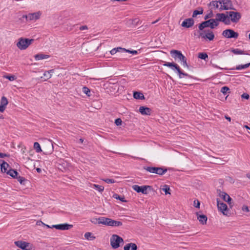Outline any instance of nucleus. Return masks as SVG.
<instances>
[{
  "label": "nucleus",
  "mask_w": 250,
  "mask_h": 250,
  "mask_svg": "<svg viewBox=\"0 0 250 250\" xmlns=\"http://www.w3.org/2000/svg\"><path fill=\"white\" fill-rule=\"evenodd\" d=\"M217 26V23L214 19H210L202 22L199 24L198 28L200 31L204 30L206 27H209L210 29H214Z\"/></svg>",
  "instance_id": "f257e3e1"
},
{
  "label": "nucleus",
  "mask_w": 250,
  "mask_h": 250,
  "mask_svg": "<svg viewBox=\"0 0 250 250\" xmlns=\"http://www.w3.org/2000/svg\"><path fill=\"white\" fill-rule=\"evenodd\" d=\"M100 223H102V224L109 226L119 227L123 225L122 222L114 220L110 218L104 217H100Z\"/></svg>",
  "instance_id": "f03ea898"
},
{
  "label": "nucleus",
  "mask_w": 250,
  "mask_h": 250,
  "mask_svg": "<svg viewBox=\"0 0 250 250\" xmlns=\"http://www.w3.org/2000/svg\"><path fill=\"white\" fill-rule=\"evenodd\" d=\"M33 39L20 38L17 42L16 45L20 50H25L33 42Z\"/></svg>",
  "instance_id": "7ed1b4c3"
},
{
  "label": "nucleus",
  "mask_w": 250,
  "mask_h": 250,
  "mask_svg": "<svg viewBox=\"0 0 250 250\" xmlns=\"http://www.w3.org/2000/svg\"><path fill=\"white\" fill-rule=\"evenodd\" d=\"M144 169L151 173L163 175L167 171V168L162 167H144Z\"/></svg>",
  "instance_id": "20e7f679"
},
{
  "label": "nucleus",
  "mask_w": 250,
  "mask_h": 250,
  "mask_svg": "<svg viewBox=\"0 0 250 250\" xmlns=\"http://www.w3.org/2000/svg\"><path fill=\"white\" fill-rule=\"evenodd\" d=\"M163 65L165 66L169 67L171 68L174 71L176 70L177 72V73H178L180 78H182V75H183L184 76H187V77L189 76V75L188 74L184 73L181 70L179 66L177 64H176L173 62H165V63L163 64Z\"/></svg>",
  "instance_id": "39448f33"
},
{
  "label": "nucleus",
  "mask_w": 250,
  "mask_h": 250,
  "mask_svg": "<svg viewBox=\"0 0 250 250\" xmlns=\"http://www.w3.org/2000/svg\"><path fill=\"white\" fill-rule=\"evenodd\" d=\"M57 165L58 168L62 172L70 171L72 168L70 163L62 159L58 160Z\"/></svg>",
  "instance_id": "423d86ee"
},
{
  "label": "nucleus",
  "mask_w": 250,
  "mask_h": 250,
  "mask_svg": "<svg viewBox=\"0 0 250 250\" xmlns=\"http://www.w3.org/2000/svg\"><path fill=\"white\" fill-rule=\"evenodd\" d=\"M110 244L112 248L117 249L120 247V243H123V239L117 234H113L110 238Z\"/></svg>",
  "instance_id": "0eeeda50"
},
{
  "label": "nucleus",
  "mask_w": 250,
  "mask_h": 250,
  "mask_svg": "<svg viewBox=\"0 0 250 250\" xmlns=\"http://www.w3.org/2000/svg\"><path fill=\"white\" fill-rule=\"evenodd\" d=\"M199 38H202L204 39H208L209 41H212L214 38L213 32L209 30H204L199 31Z\"/></svg>",
  "instance_id": "6e6552de"
},
{
  "label": "nucleus",
  "mask_w": 250,
  "mask_h": 250,
  "mask_svg": "<svg viewBox=\"0 0 250 250\" xmlns=\"http://www.w3.org/2000/svg\"><path fill=\"white\" fill-rule=\"evenodd\" d=\"M52 141L47 140L43 145V153L46 155L51 154L54 151Z\"/></svg>",
  "instance_id": "1a4fd4ad"
},
{
  "label": "nucleus",
  "mask_w": 250,
  "mask_h": 250,
  "mask_svg": "<svg viewBox=\"0 0 250 250\" xmlns=\"http://www.w3.org/2000/svg\"><path fill=\"white\" fill-rule=\"evenodd\" d=\"M220 4H221L219 8L220 10H235L230 0H221Z\"/></svg>",
  "instance_id": "9d476101"
},
{
  "label": "nucleus",
  "mask_w": 250,
  "mask_h": 250,
  "mask_svg": "<svg viewBox=\"0 0 250 250\" xmlns=\"http://www.w3.org/2000/svg\"><path fill=\"white\" fill-rule=\"evenodd\" d=\"M216 18L214 19L216 23H217V26L219 25V21L224 22L225 24H230V20L228 19L229 17L224 13H218L216 15Z\"/></svg>",
  "instance_id": "9b49d317"
},
{
  "label": "nucleus",
  "mask_w": 250,
  "mask_h": 250,
  "mask_svg": "<svg viewBox=\"0 0 250 250\" xmlns=\"http://www.w3.org/2000/svg\"><path fill=\"white\" fill-rule=\"evenodd\" d=\"M41 14V12L38 11L33 13H29L27 15H23L21 18L25 19L26 21H36L40 18Z\"/></svg>",
  "instance_id": "f8f14e48"
},
{
  "label": "nucleus",
  "mask_w": 250,
  "mask_h": 250,
  "mask_svg": "<svg viewBox=\"0 0 250 250\" xmlns=\"http://www.w3.org/2000/svg\"><path fill=\"white\" fill-rule=\"evenodd\" d=\"M222 36L227 38H234L236 39L238 37L239 34L237 32H235L232 29H226L222 32Z\"/></svg>",
  "instance_id": "ddd939ff"
},
{
  "label": "nucleus",
  "mask_w": 250,
  "mask_h": 250,
  "mask_svg": "<svg viewBox=\"0 0 250 250\" xmlns=\"http://www.w3.org/2000/svg\"><path fill=\"white\" fill-rule=\"evenodd\" d=\"M229 18H230L231 21L234 23H237L241 18V14L238 12L229 11L228 12Z\"/></svg>",
  "instance_id": "4468645a"
},
{
  "label": "nucleus",
  "mask_w": 250,
  "mask_h": 250,
  "mask_svg": "<svg viewBox=\"0 0 250 250\" xmlns=\"http://www.w3.org/2000/svg\"><path fill=\"white\" fill-rule=\"evenodd\" d=\"M151 187L150 186H139L137 185H135L132 186V188L137 192L140 193L141 192L143 194H147V189H151Z\"/></svg>",
  "instance_id": "2eb2a0df"
},
{
  "label": "nucleus",
  "mask_w": 250,
  "mask_h": 250,
  "mask_svg": "<svg viewBox=\"0 0 250 250\" xmlns=\"http://www.w3.org/2000/svg\"><path fill=\"white\" fill-rule=\"evenodd\" d=\"M217 193L220 197L223 199V200H224L225 202H227L229 205H231V201L232 199L227 193L221 191L220 189H217Z\"/></svg>",
  "instance_id": "dca6fc26"
},
{
  "label": "nucleus",
  "mask_w": 250,
  "mask_h": 250,
  "mask_svg": "<svg viewBox=\"0 0 250 250\" xmlns=\"http://www.w3.org/2000/svg\"><path fill=\"white\" fill-rule=\"evenodd\" d=\"M217 206L218 210L220 211L224 215H226V212L228 211V206L227 205L220 201L219 199H217Z\"/></svg>",
  "instance_id": "f3484780"
},
{
  "label": "nucleus",
  "mask_w": 250,
  "mask_h": 250,
  "mask_svg": "<svg viewBox=\"0 0 250 250\" xmlns=\"http://www.w3.org/2000/svg\"><path fill=\"white\" fill-rule=\"evenodd\" d=\"M170 54L173 58L174 59L178 58L181 62L186 58V57L182 54L181 52L179 50H172L170 51Z\"/></svg>",
  "instance_id": "a211bd4d"
},
{
  "label": "nucleus",
  "mask_w": 250,
  "mask_h": 250,
  "mask_svg": "<svg viewBox=\"0 0 250 250\" xmlns=\"http://www.w3.org/2000/svg\"><path fill=\"white\" fill-rule=\"evenodd\" d=\"M194 20L193 18H188L185 19L182 23L181 26L185 28H189L193 26Z\"/></svg>",
  "instance_id": "6ab92c4d"
},
{
  "label": "nucleus",
  "mask_w": 250,
  "mask_h": 250,
  "mask_svg": "<svg viewBox=\"0 0 250 250\" xmlns=\"http://www.w3.org/2000/svg\"><path fill=\"white\" fill-rule=\"evenodd\" d=\"M72 225L67 224H61L58 225H54L52 226V228H54L60 230H68L72 227Z\"/></svg>",
  "instance_id": "aec40b11"
},
{
  "label": "nucleus",
  "mask_w": 250,
  "mask_h": 250,
  "mask_svg": "<svg viewBox=\"0 0 250 250\" xmlns=\"http://www.w3.org/2000/svg\"><path fill=\"white\" fill-rule=\"evenodd\" d=\"M15 244L16 246L20 248L23 250H29L27 247L30 245V243L22 241H17L15 242Z\"/></svg>",
  "instance_id": "412c9836"
},
{
  "label": "nucleus",
  "mask_w": 250,
  "mask_h": 250,
  "mask_svg": "<svg viewBox=\"0 0 250 250\" xmlns=\"http://www.w3.org/2000/svg\"><path fill=\"white\" fill-rule=\"evenodd\" d=\"M139 112L144 115H150L152 112L151 108L146 106H140L139 107Z\"/></svg>",
  "instance_id": "4be33fe9"
},
{
  "label": "nucleus",
  "mask_w": 250,
  "mask_h": 250,
  "mask_svg": "<svg viewBox=\"0 0 250 250\" xmlns=\"http://www.w3.org/2000/svg\"><path fill=\"white\" fill-rule=\"evenodd\" d=\"M197 219L200 223L202 225L206 224L207 221V216L204 214H199L198 212H196Z\"/></svg>",
  "instance_id": "5701e85b"
},
{
  "label": "nucleus",
  "mask_w": 250,
  "mask_h": 250,
  "mask_svg": "<svg viewBox=\"0 0 250 250\" xmlns=\"http://www.w3.org/2000/svg\"><path fill=\"white\" fill-rule=\"evenodd\" d=\"M1 161L2 162V164H0L1 171L2 172L7 173V172L8 170V168H10V167L7 162L3 160H1Z\"/></svg>",
  "instance_id": "b1692460"
},
{
  "label": "nucleus",
  "mask_w": 250,
  "mask_h": 250,
  "mask_svg": "<svg viewBox=\"0 0 250 250\" xmlns=\"http://www.w3.org/2000/svg\"><path fill=\"white\" fill-rule=\"evenodd\" d=\"M124 249V250H137V246L135 243H130L125 245Z\"/></svg>",
  "instance_id": "393cba45"
},
{
  "label": "nucleus",
  "mask_w": 250,
  "mask_h": 250,
  "mask_svg": "<svg viewBox=\"0 0 250 250\" xmlns=\"http://www.w3.org/2000/svg\"><path fill=\"white\" fill-rule=\"evenodd\" d=\"M250 66V62L245 64H240L236 66V67L229 68V70H241L248 68Z\"/></svg>",
  "instance_id": "a878e982"
},
{
  "label": "nucleus",
  "mask_w": 250,
  "mask_h": 250,
  "mask_svg": "<svg viewBox=\"0 0 250 250\" xmlns=\"http://www.w3.org/2000/svg\"><path fill=\"white\" fill-rule=\"evenodd\" d=\"M7 174L13 178H16L19 173L16 170L10 168L7 172Z\"/></svg>",
  "instance_id": "bb28decb"
},
{
  "label": "nucleus",
  "mask_w": 250,
  "mask_h": 250,
  "mask_svg": "<svg viewBox=\"0 0 250 250\" xmlns=\"http://www.w3.org/2000/svg\"><path fill=\"white\" fill-rule=\"evenodd\" d=\"M133 97L136 99L143 100L145 97L143 94L140 92L135 91L133 93Z\"/></svg>",
  "instance_id": "cd10ccee"
},
{
  "label": "nucleus",
  "mask_w": 250,
  "mask_h": 250,
  "mask_svg": "<svg viewBox=\"0 0 250 250\" xmlns=\"http://www.w3.org/2000/svg\"><path fill=\"white\" fill-rule=\"evenodd\" d=\"M203 8L201 7H199L198 8V10H195L193 11L192 14V18L196 17L198 15H201L203 13Z\"/></svg>",
  "instance_id": "c85d7f7f"
},
{
  "label": "nucleus",
  "mask_w": 250,
  "mask_h": 250,
  "mask_svg": "<svg viewBox=\"0 0 250 250\" xmlns=\"http://www.w3.org/2000/svg\"><path fill=\"white\" fill-rule=\"evenodd\" d=\"M49 55H44L43 54H38L35 56V59L36 60L38 61L45 59H47L49 58Z\"/></svg>",
  "instance_id": "c756f323"
},
{
  "label": "nucleus",
  "mask_w": 250,
  "mask_h": 250,
  "mask_svg": "<svg viewBox=\"0 0 250 250\" xmlns=\"http://www.w3.org/2000/svg\"><path fill=\"white\" fill-rule=\"evenodd\" d=\"M124 50H125V48H122L121 47H118L114 48L112 49L110 51V53L111 55H114L117 52H124Z\"/></svg>",
  "instance_id": "7c9ffc66"
},
{
  "label": "nucleus",
  "mask_w": 250,
  "mask_h": 250,
  "mask_svg": "<svg viewBox=\"0 0 250 250\" xmlns=\"http://www.w3.org/2000/svg\"><path fill=\"white\" fill-rule=\"evenodd\" d=\"M231 51L236 55H240V54H244V55H247L248 53H245V52L243 50H240L238 48L236 49H232Z\"/></svg>",
  "instance_id": "2f4dec72"
},
{
  "label": "nucleus",
  "mask_w": 250,
  "mask_h": 250,
  "mask_svg": "<svg viewBox=\"0 0 250 250\" xmlns=\"http://www.w3.org/2000/svg\"><path fill=\"white\" fill-rule=\"evenodd\" d=\"M91 188H95L96 190L99 191L100 192H102L104 190V187L101 185L93 184L91 186Z\"/></svg>",
  "instance_id": "473e14b6"
},
{
  "label": "nucleus",
  "mask_w": 250,
  "mask_h": 250,
  "mask_svg": "<svg viewBox=\"0 0 250 250\" xmlns=\"http://www.w3.org/2000/svg\"><path fill=\"white\" fill-rule=\"evenodd\" d=\"M198 57L201 59L204 60L206 61L208 59V55L207 53L205 52H201L198 53Z\"/></svg>",
  "instance_id": "72a5a7b5"
},
{
  "label": "nucleus",
  "mask_w": 250,
  "mask_h": 250,
  "mask_svg": "<svg viewBox=\"0 0 250 250\" xmlns=\"http://www.w3.org/2000/svg\"><path fill=\"white\" fill-rule=\"evenodd\" d=\"M84 237L86 239L88 240H93L95 238V237L92 235V233L89 232H86L84 234Z\"/></svg>",
  "instance_id": "f704fd0d"
},
{
  "label": "nucleus",
  "mask_w": 250,
  "mask_h": 250,
  "mask_svg": "<svg viewBox=\"0 0 250 250\" xmlns=\"http://www.w3.org/2000/svg\"><path fill=\"white\" fill-rule=\"evenodd\" d=\"M51 71H54V69H51L49 71H45L43 73V76L46 78V80H48L51 78L52 75L51 74Z\"/></svg>",
  "instance_id": "c9c22d12"
},
{
  "label": "nucleus",
  "mask_w": 250,
  "mask_h": 250,
  "mask_svg": "<svg viewBox=\"0 0 250 250\" xmlns=\"http://www.w3.org/2000/svg\"><path fill=\"white\" fill-rule=\"evenodd\" d=\"M34 148L36 150V151L38 153L41 152L42 151V150L40 146V145L38 142H35L34 143Z\"/></svg>",
  "instance_id": "e433bc0d"
},
{
  "label": "nucleus",
  "mask_w": 250,
  "mask_h": 250,
  "mask_svg": "<svg viewBox=\"0 0 250 250\" xmlns=\"http://www.w3.org/2000/svg\"><path fill=\"white\" fill-rule=\"evenodd\" d=\"M113 197L117 200H119L120 201H122V202H126V200H125V197L124 196H123V197L120 196L119 195H118V194H116V193H115L113 195Z\"/></svg>",
  "instance_id": "4c0bfd02"
},
{
  "label": "nucleus",
  "mask_w": 250,
  "mask_h": 250,
  "mask_svg": "<svg viewBox=\"0 0 250 250\" xmlns=\"http://www.w3.org/2000/svg\"><path fill=\"white\" fill-rule=\"evenodd\" d=\"M220 91L224 95H226L228 93L230 92L229 87L226 86L222 87Z\"/></svg>",
  "instance_id": "58836bf2"
},
{
  "label": "nucleus",
  "mask_w": 250,
  "mask_h": 250,
  "mask_svg": "<svg viewBox=\"0 0 250 250\" xmlns=\"http://www.w3.org/2000/svg\"><path fill=\"white\" fill-rule=\"evenodd\" d=\"M8 104L7 99L5 96H2L0 100V104L6 107Z\"/></svg>",
  "instance_id": "ea45409f"
},
{
  "label": "nucleus",
  "mask_w": 250,
  "mask_h": 250,
  "mask_svg": "<svg viewBox=\"0 0 250 250\" xmlns=\"http://www.w3.org/2000/svg\"><path fill=\"white\" fill-rule=\"evenodd\" d=\"M221 2V0H214L212 1L209 4V5H212L214 6L215 8H219V4H220V2Z\"/></svg>",
  "instance_id": "a19ab883"
},
{
  "label": "nucleus",
  "mask_w": 250,
  "mask_h": 250,
  "mask_svg": "<svg viewBox=\"0 0 250 250\" xmlns=\"http://www.w3.org/2000/svg\"><path fill=\"white\" fill-rule=\"evenodd\" d=\"M16 178L17 179V180L20 183L21 185H25L24 182L26 181V180L25 178L21 176H17Z\"/></svg>",
  "instance_id": "79ce46f5"
},
{
  "label": "nucleus",
  "mask_w": 250,
  "mask_h": 250,
  "mask_svg": "<svg viewBox=\"0 0 250 250\" xmlns=\"http://www.w3.org/2000/svg\"><path fill=\"white\" fill-rule=\"evenodd\" d=\"M162 189L165 192L166 194H170V192H169L170 189L168 186L167 185H164Z\"/></svg>",
  "instance_id": "37998d69"
},
{
  "label": "nucleus",
  "mask_w": 250,
  "mask_h": 250,
  "mask_svg": "<svg viewBox=\"0 0 250 250\" xmlns=\"http://www.w3.org/2000/svg\"><path fill=\"white\" fill-rule=\"evenodd\" d=\"M83 92L87 96L89 97L90 96V89L86 87V86H84L83 87Z\"/></svg>",
  "instance_id": "c03bdc74"
},
{
  "label": "nucleus",
  "mask_w": 250,
  "mask_h": 250,
  "mask_svg": "<svg viewBox=\"0 0 250 250\" xmlns=\"http://www.w3.org/2000/svg\"><path fill=\"white\" fill-rule=\"evenodd\" d=\"M213 16V12H212V11L211 10L208 14H207L205 16L204 19H205V20H207L209 18H212Z\"/></svg>",
  "instance_id": "a18cd8bd"
},
{
  "label": "nucleus",
  "mask_w": 250,
  "mask_h": 250,
  "mask_svg": "<svg viewBox=\"0 0 250 250\" xmlns=\"http://www.w3.org/2000/svg\"><path fill=\"white\" fill-rule=\"evenodd\" d=\"M91 222L94 224H102V223H100V217L98 218H93L91 220Z\"/></svg>",
  "instance_id": "49530a36"
},
{
  "label": "nucleus",
  "mask_w": 250,
  "mask_h": 250,
  "mask_svg": "<svg viewBox=\"0 0 250 250\" xmlns=\"http://www.w3.org/2000/svg\"><path fill=\"white\" fill-rule=\"evenodd\" d=\"M103 180L107 184H112L115 182V180L112 179H105Z\"/></svg>",
  "instance_id": "de8ad7c7"
},
{
  "label": "nucleus",
  "mask_w": 250,
  "mask_h": 250,
  "mask_svg": "<svg viewBox=\"0 0 250 250\" xmlns=\"http://www.w3.org/2000/svg\"><path fill=\"white\" fill-rule=\"evenodd\" d=\"M124 52H128L133 55H136L138 54V51L137 50H129L128 49H125V50H124Z\"/></svg>",
  "instance_id": "09e8293b"
},
{
  "label": "nucleus",
  "mask_w": 250,
  "mask_h": 250,
  "mask_svg": "<svg viewBox=\"0 0 250 250\" xmlns=\"http://www.w3.org/2000/svg\"><path fill=\"white\" fill-rule=\"evenodd\" d=\"M122 121L120 118H117L115 121V124L116 125L119 126L122 125Z\"/></svg>",
  "instance_id": "8fccbe9b"
},
{
  "label": "nucleus",
  "mask_w": 250,
  "mask_h": 250,
  "mask_svg": "<svg viewBox=\"0 0 250 250\" xmlns=\"http://www.w3.org/2000/svg\"><path fill=\"white\" fill-rule=\"evenodd\" d=\"M200 205V203L198 200H194L193 202V206L194 207L196 208H199Z\"/></svg>",
  "instance_id": "3c124183"
},
{
  "label": "nucleus",
  "mask_w": 250,
  "mask_h": 250,
  "mask_svg": "<svg viewBox=\"0 0 250 250\" xmlns=\"http://www.w3.org/2000/svg\"><path fill=\"white\" fill-rule=\"evenodd\" d=\"M4 77L6 79H7L8 80H9L10 81H14L15 79V76H13V75H11V76H4Z\"/></svg>",
  "instance_id": "603ef678"
},
{
  "label": "nucleus",
  "mask_w": 250,
  "mask_h": 250,
  "mask_svg": "<svg viewBox=\"0 0 250 250\" xmlns=\"http://www.w3.org/2000/svg\"><path fill=\"white\" fill-rule=\"evenodd\" d=\"M182 65H183V66L186 67L188 68H189V66H188V64L187 62V58H185L184 59V60H183L182 61Z\"/></svg>",
  "instance_id": "864d4df0"
},
{
  "label": "nucleus",
  "mask_w": 250,
  "mask_h": 250,
  "mask_svg": "<svg viewBox=\"0 0 250 250\" xmlns=\"http://www.w3.org/2000/svg\"><path fill=\"white\" fill-rule=\"evenodd\" d=\"M242 210L244 212H249V209L247 206L244 205L242 208Z\"/></svg>",
  "instance_id": "5fc2aeb1"
},
{
  "label": "nucleus",
  "mask_w": 250,
  "mask_h": 250,
  "mask_svg": "<svg viewBox=\"0 0 250 250\" xmlns=\"http://www.w3.org/2000/svg\"><path fill=\"white\" fill-rule=\"evenodd\" d=\"M241 97L242 98H244V99H249V98H250V96L247 93H243L242 96H241Z\"/></svg>",
  "instance_id": "6e6d98bb"
},
{
  "label": "nucleus",
  "mask_w": 250,
  "mask_h": 250,
  "mask_svg": "<svg viewBox=\"0 0 250 250\" xmlns=\"http://www.w3.org/2000/svg\"><path fill=\"white\" fill-rule=\"evenodd\" d=\"M6 107L4 106V105L0 104V112H3L5 110Z\"/></svg>",
  "instance_id": "4d7b16f0"
},
{
  "label": "nucleus",
  "mask_w": 250,
  "mask_h": 250,
  "mask_svg": "<svg viewBox=\"0 0 250 250\" xmlns=\"http://www.w3.org/2000/svg\"><path fill=\"white\" fill-rule=\"evenodd\" d=\"M80 30H87L88 29V27L87 25H83L80 27Z\"/></svg>",
  "instance_id": "13d9d810"
},
{
  "label": "nucleus",
  "mask_w": 250,
  "mask_h": 250,
  "mask_svg": "<svg viewBox=\"0 0 250 250\" xmlns=\"http://www.w3.org/2000/svg\"><path fill=\"white\" fill-rule=\"evenodd\" d=\"M5 156H7V154L0 152V158H4Z\"/></svg>",
  "instance_id": "bf43d9fd"
},
{
  "label": "nucleus",
  "mask_w": 250,
  "mask_h": 250,
  "mask_svg": "<svg viewBox=\"0 0 250 250\" xmlns=\"http://www.w3.org/2000/svg\"><path fill=\"white\" fill-rule=\"evenodd\" d=\"M228 178L229 179L228 180H229L231 183H234V180L231 177H228Z\"/></svg>",
  "instance_id": "052dcab7"
},
{
  "label": "nucleus",
  "mask_w": 250,
  "mask_h": 250,
  "mask_svg": "<svg viewBox=\"0 0 250 250\" xmlns=\"http://www.w3.org/2000/svg\"><path fill=\"white\" fill-rule=\"evenodd\" d=\"M225 118L228 120L229 121V122H230L231 121V118L230 117L228 116H225Z\"/></svg>",
  "instance_id": "680f3d73"
},
{
  "label": "nucleus",
  "mask_w": 250,
  "mask_h": 250,
  "mask_svg": "<svg viewBox=\"0 0 250 250\" xmlns=\"http://www.w3.org/2000/svg\"><path fill=\"white\" fill-rule=\"evenodd\" d=\"M36 170L38 172H41V169L40 168H37L36 169Z\"/></svg>",
  "instance_id": "e2e57ef3"
},
{
  "label": "nucleus",
  "mask_w": 250,
  "mask_h": 250,
  "mask_svg": "<svg viewBox=\"0 0 250 250\" xmlns=\"http://www.w3.org/2000/svg\"><path fill=\"white\" fill-rule=\"evenodd\" d=\"M79 142H80L81 143H83V139H82V138H80V139H79Z\"/></svg>",
  "instance_id": "0e129e2a"
},
{
  "label": "nucleus",
  "mask_w": 250,
  "mask_h": 250,
  "mask_svg": "<svg viewBox=\"0 0 250 250\" xmlns=\"http://www.w3.org/2000/svg\"><path fill=\"white\" fill-rule=\"evenodd\" d=\"M129 156L131 157L132 158L137 159H141V158H138V157H134V156Z\"/></svg>",
  "instance_id": "69168bd1"
},
{
  "label": "nucleus",
  "mask_w": 250,
  "mask_h": 250,
  "mask_svg": "<svg viewBox=\"0 0 250 250\" xmlns=\"http://www.w3.org/2000/svg\"><path fill=\"white\" fill-rule=\"evenodd\" d=\"M246 176L247 178L250 179V173H248L246 174Z\"/></svg>",
  "instance_id": "338daca9"
},
{
  "label": "nucleus",
  "mask_w": 250,
  "mask_h": 250,
  "mask_svg": "<svg viewBox=\"0 0 250 250\" xmlns=\"http://www.w3.org/2000/svg\"><path fill=\"white\" fill-rule=\"evenodd\" d=\"M245 127H246V128H247V129H248L250 130V127H249V126H248V125H245Z\"/></svg>",
  "instance_id": "774afa93"
}]
</instances>
